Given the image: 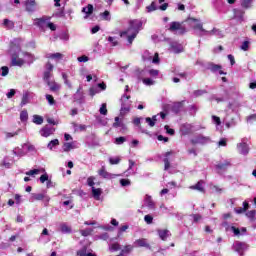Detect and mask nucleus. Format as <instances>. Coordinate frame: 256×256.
I'll list each match as a JSON object with an SVG mask.
<instances>
[{
	"mask_svg": "<svg viewBox=\"0 0 256 256\" xmlns=\"http://www.w3.org/2000/svg\"><path fill=\"white\" fill-rule=\"evenodd\" d=\"M141 27H143V22L141 20H132L130 21V26L126 31H122L120 33V37H126L129 45L135 41L137 35H139V31H141Z\"/></svg>",
	"mask_w": 256,
	"mask_h": 256,
	"instance_id": "1",
	"label": "nucleus"
},
{
	"mask_svg": "<svg viewBox=\"0 0 256 256\" xmlns=\"http://www.w3.org/2000/svg\"><path fill=\"white\" fill-rule=\"evenodd\" d=\"M34 25L39 27L40 31H45L46 29H50L51 31L57 30V26L51 22V18L48 16L34 19Z\"/></svg>",
	"mask_w": 256,
	"mask_h": 256,
	"instance_id": "2",
	"label": "nucleus"
},
{
	"mask_svg": "<svg viewBox=\"0 0 256 256\" xmlns=\"http://www.w3.org/2000/svg\"><path fill=\"white\" fill-rule=\"evenodd\" d=\"M189 23L190 26L195 30V33L198 35V37H205L207 30L203 28V23H201V21L195 18H190Z\"/></svg>",
	"mask_w": 256,
	"mask_h": 256,
	"instance_id": "3",
	"label": "nucleus"
},
{
	"mask_svg": "<svg viewBox=\"0 0 256 256\" xmlns=\"http://www.w3.org/2000/svg\"><path fill=\"white\" fill-rule=\"evenodd\" d=\"M29 201L30 203H34V201H43L45 207H47L51 201V197H49L45 191L41 193H32Z\"/></svg>",
	"mask_w": 256,
	"mask_h": 256,
	"instance_id": "4",
	"label": "nucleus"
},
{
	"mask_svg": "<svg viewBox=\"0 0 256 256\" xmlns=\"http://www.w3.org/2000/svg\"><path fill=\"white\" fill-rule=\"evenodd\" d=\"M131 96L124 94L121 98V109H120V115L123 117L131 111Z\"/></svg>",
	"mask_w": 256,
	"mask_h": 256,
	"instance_id": "5",
	"label": "nucleus"
},
{
	"mask_svg": "<svg viewBox=\"0 0 256 256\" xmlns=\"http://www.w3.org/2000/svg\"><path fill=\"white\" fill-rule=\"evenodd\" d=\"M233 251L238 253V255L243 256L245 255V251L249 250V244L247 242L235 241L232 245Z\"/></svg>",
	"mask_w": 256,
	"mask_h": 256,
	"instance_id": "6",
	"label": "nucleus"
},
{
	"mask_svg": "<svg viewBox=\"0 0 256 256\" xmlns=\"http://www.w3.org/2000/svg\"><path fill=\"white\" fill-rule=\"evenodd\" d=\"M142 59L145 62L154 63V65H158L159 63V53H151L149 50H145L142 54Z\"/></svg>",
	"mask_w": 256,
	"mask_h": 256,
	"instance_id": "7",
	"label": "nucleus"
},
{
	"mask_svg": "<svg viewBox=\"0 0 256 256\" xmlns=\"http://www.w3.org/2000/svg\"><path fill=\"white\" fill-rule=\"evenodd\" d=\"M192 145H207L211 143V138L209 136H203V134H198L191 139Z\"/></svg>",
	"mask_w": 256,
	"mask_h": 256,
	"instance_id": "8",
	"label": "nucleus"
},
{
	"mask_svg": "<svg viewBox=\"0 0 256 256\" xmlns=\"http://www.w3.org/2000/svg\"><path fill=\"white\" fill-rule=\"evenodd\" d=\"M205 69H207L208 71H211V73H219V75H227V73H225L222 69L223 66L219 65V64H215L213 62H208L205 65Z\"/></svg>",
	"mask_w": 256,
	"mask_h": 256,
	"instance_id": "9",
	"label": "nucleus"
},
{
	"mask_svg": "<svg viewBox=\"0 0 256 256\" xmlns=\"http://www.w3.org/2000/svg\"><path fill=\"white\" fill-rule=\"evenodd\" d=\"M168 30L171 31V33H177L178 35H183L186 31L185 27L181 25L180 22H171Z\"/></svg>",
	"mask_w": 256,
	"mask_h": 256,
	"instance_id": "10",
	"label": "nucleus"
},
{
	"mask_svg": "<svg viewBox=\"0 0 256 256\" xmlns=\"http://www.w3.org/2000/svg\"><path fill=\"white\" fill-rule=\"evenodd\" d=\"M39 133H40L41 137H51V135H53V133H55V128L51 127L49 125H46L41 128Z\"/></svg>",
	"mask_w": 256,
	"mask_h": 256,
	"instance_id": "11",
	"label": "nucleus"
},
{
	"mask_svg": "<svg viewBox=\"0 0 256 256\" xmlns=\"http://www.w3.org/2000/svg\"><path fill=\"white\" fill-rule=\"evenodd\" d=\"M98 174L100 177H103V179H115L117 177H121V175L107 172V170H105V166H102V168L98 171Z\"/></svg>",
	"mask_w": 256,
	"mask_h": 256,
	"instance_id": "12",
	"label": "nucleus"
},
{
	"mask_svg": "<svg viewBox=\"0 0 256 256\" xmlns=\"http://www.w3.org/2000/svg\"><path fill=\"white\" fill-rule=\"evenodd\" d=\"M159 75V70L145 68L140 72V77H157Z\"/></svg>",
	"mask_w": 256,
	"mask_h": 256,
	"instance_id": "13",
	"label": "nucleus"
},
{
	"mask_svg": "<svg viewBox=\"0 0 256 256\" xmlns=\"http://www.w3.org/2000/svg\"><path fill=\"white\" fill-rule=\"evenodd\" d=\"M11 65L13 67H23V65H25V61L23 58H19V56L14 54L12 55Z\"/></svg>",
	"mask_w": 256,
	"mask_h": 256,
	"instance_id": "14",
	"label": "nucleus"
},
{
	"mask_svg": "<svg viewBox=\"0 0 256 256\" xmlns=\"http://www.w3.org/2000/svg\"><path fill=\"white\" fill-rule=\"evenodd\" d=\"M229 167H231V161L229 160H224L223 162H220L216 165L218 173H221V171H227Z\"/></svg>",
	"mask_w": 256,
	"mask_h": 256,
	"instance_id": "15",
	"label": "nucleus"
},
{
	"mask_svg": "<svg viewBox=\"0 0 256 256\" xmlns=\"http://www.w3.org/2000/svg\"><path fill=\"white\" fill-rule=\"evenodd\" d=\"M237 150L240 155H249V145L245 142H241L237 145Z\"/></svg>",
	"mask_w": 256,
	"mask_h": 256,
	"instance_id": "16",
	"label": "nucleus"
},
{
	"mask_svg": "<svg viewBox=\"0 0 256 256\" xmlns=\"http://www.w3.org/2000/svg\"><path fill=\"white\" fill-rule=\"evenodd\" d=\"M190 189L205 193V181H198L197 184L190 186Z\"/></svg>",
	"mask_w": 256,
	"mask_h": 256,
	"instance_id": "17",
	"label": "nucleus"
},
{
	"mask_svg": "<svg viewBox=\"0 0 256 256\" xmlns=\"http://www.w3.org/2000/svg\"><path fill=\"white\" fill-rule=\"evenodd\" d=\"M25 7L28 13H33L35 11V8L37 7V3H35V0H27L25 2Z\"/></svg>",
	"mask_w": 256,
	"mask_h": 256,
	"instance_id": "18",
	"label": "nucleus"
},
{
	"mask_svg": "<svg viewBox=\"0 0 256 256\" xmlns=\"http://www.w3.org/2000/svg\"><path fill=\"white\" fill-rule=\"evenodd\" d=\"M73 98H74V101H76V103H79V104L85 101V96L83 95V92H81V87L74 94Z\"/></svg>",
	"mask_w": 256,
	"mask_h": 256,
	"instance_id": "19",
	"label": "nucleus"
},
{
	"mask_svg": "<svg viewBox=\"0 0 256 256\" xmlns=\"http://www.w3.org/2000/svg\"><path fill=\"white\" fill-rule=\"evenodd\" d=\"M170 47L173 53H183V45L178 42H171Z\"/></svg>",
	"mask_w": 256,
	"mask_h": 256,
	"instance_id": "20",
	"label": "nucleus"
},
{
	"mask_svg": "<svg viewBox=\"0 0 256 256\" xmlns=\"http://www.w3.org/2000/svg\"><path fill=\"white\" fill-rule=\"evenodd\" d=\"M144 204L148 209H155V202L153 201V198H151L150 195H146L144 198Z\"/></svg>",
	"mask_w": 256,
	"mask_h": 256,
	"instance_id": "21",
	"label": "nucleus"
},
{
	"mask_svg": "<svg viewBox=\"0 0 256 256\" xmlns=\"http://www.w3.org/2000/svg\"><path fill=\"white\" fill-rule=\"evenodd\" d=\"M101 195H103V189L92 187V197H94L96 201L101 200Z\"/></svg>",
	"mask_w": 256,
	"mask_h": 256,
	"instance_id": "22",
	"label": "nucleus"
},
{
	"mask_svg": "<svg viewBox=\"0 0 256 256\" xmlns=\"http://www.w3.org/2000/svg\"><path fill=\"white\" fill-rule=\"evenodd\" d=\"M46 84L48 85V87L50 88V91H52V93H57V91H59V89H61V85H59L55 81H48V82H46Z\"/></svg>",
	"mask_w": 256,
	"mask_h": 256,
	"instance_id": "23",
	"label": "nucleus"
},
{
	"mask_svg": "<svg viewBox=\"0 0 256 256\" xmlns=\"http://www.w3.org/2000/svg\"><path fill=\"white\" fill-rule=\"evenodd\" d=\"M82 13H85L84 19H88L89 15H93V5L88 4L87 7L82 8Z\"/></svg>",
	"mask_w": 256,
	"mask_h": 256,
	"instance_id": "24",
	"label": "nucleus"
},
{
	"mask_svg": "<svg viewBox=\"0 0 256 256\" xmlns=\"http://www.w3.org/2000/svg\"><path fill=\"white\" fill-rule=\"evenodd\" d=\"M245 15V11L241 9H234V19L237 21L243 22V16Z\"/></svg>",
	"mask_w": 256,
	"mask_h": 256,
	"instance_id": "25",
	"label": "nucleus"
},
{
	"mask_svg": "<svg viewBox=\"0 0 256 256\" xmlns=\"http://www.w3.org/2000/svg\"><path fill=\"white\" fill-rule=\"evenodd\" d=\"M76 256H97V254L87 252V247L84 246L80 250L77 251Z\"/></svg>",
	"mask_w": 256,
	"mask_h": 256,
	"instance_id": "26",
	"label": "nucleus"
},
{
	"mask_svg": "<svg viewBox=\"0 0 256 256\" xmlns=\"http://www.w3.org/2000/svg\"><path fill=\"white\" fill-rule=\"evenodd\" d=\"M47 59H53L54 61H61L63 59V54L62 53H49L46 55Z\"/></svg>",
	"mask_w": 256,
	"mask_h": 256,
	"instance_id": "27",
	"label": "nucleus"
},
{
	"mask_svg": "<svg viewBox=\"0 0 256 256\" xmlns=\"http://www.w3.org/2000/svg\"><path fill=\"white\" fill-rule=\"evenodd\" d=\"M170 155H171V152H166L164 155L165 158L163 159V162H164L165 171L169 170V167H171V162L169 161Z\"/></svg>",
	"mask_w": 256,
	"mask_h": 256,
	"instance_id": "28",
	"label": "nucleus"
},
{
	"mask_svg": "<svg viewBox=\"0 0 256 256\" xmlns=\"http://www.w3.org/2000/svg\"><path fill=\"white\" fill-rule=\"evenodd\" d=\"M157 117H159V114L154 115L152 118L151 117L145 118V121L149 125V127H155V123H157Z\"/></svg>",
	"mask_w": 256,
	"mask_h": 256,
	"instance_id": "29",
	"label": "nucleus"
},
{
	"mask_svg": "<svg viewBox=\"0 0 256 256\" xmlns=\"http://www.w3.org/2000/svg\"><path fill=\"white\" fill-rule=\"evenodd\" d=\"M134 244L136 245V247H146V248H149V243H147V239H145V238L136 240L134 242Z\"/></svg>",
	"mask_w": 256,
	"mask_h": 256,
	"instance_id": "30",
	"label": "nucleus"
},
{
	"mask_svg": "<svg viewBox=\"0 0 256 256\" xmlns=\"http://www.w3.org/2000/svg\"><path fill=\"white\" fill-rule=\"evenodd\" d=\"M59 230L61 231V233H64V234L71 233V227L67 225V223H61L59 226Z\"/></svg>",
	"mask_w": 256,
	"mask_h": 256,
	"instance_id": "31",
	"label": "nucleus"
},
{
	"mask_svg": "<svg viewBox=\"0 0 256 256\" xmlns=\"http://www.w3.org/2000/svg\"><path fill=\"white\" fill-rule=\"evenodd\" d=\"M158 235L162 241H167V237L171 235L169 230H158Z\"/></svg>",
	"mask_w": 256,
	"mask_h": 256,
	"instance_id": "32",
	"label": "nucleus"
},
{
	"mask_svg": "<svg viewBox=\"0 0 256 256\" xmlns=\"http://www.w3.org/2000/svg\"><path fill=\"white\" fill-rule=\"evenodd\" d=\"M72 127H73L75 133H77L79 131H85L87 129V126H85L83 124H77L75 122L72 123Z\"/></svg>",
	"mask_w": 256,
	"mask_h": 256,
	"instance_id": "33",
	"label": "nucleus"
},
{
	"mask_svg": "<svg viewBox=\"0 0 256 256\" xmlns=\"http://www.w3.org/2000/svg\"><path fill=\"white\" fill-rule=\"evenodd\" d=\"M22 57H24L25 63H33L35 61V58L28 52H22Z\"/></svg>",
	"mask_w": 256,
	"mask_h": 256,
	"instance_id": "34",
	"label": "nucleus"
},
{
	"mask_svg": "<svg viewBox=\"0 0 256 256\" xmlns=\"http://www.w3.org/2000/svg\"><path fill=\"white\" fill-rule=\"evenodd\" d=\"M206 35H215L216 37H223V32L217 28H214L211 31H207Z\"/></svg>",
	"mask_w": 256,
	"mask_h": 256,
	"instance_id": "35",
	"label": "nucleus"
},
{
	"mask_svg": "<svg viewBox=\"0 0 256 256\" xmlns=\"http://www.w3.org/2000/svg\"><path fill=\"white\" fill-rule=\"evenodd\" d=\"M113 127L115 129L121 127V129H125V124L123 123V120H120L119 117H115V123L113 124Z\"/></svg>",
	"mask_w": 256,
	"mask_h": 256,
	"instance_id": "36",
	"label": "nucleus"
},
{
	"mask_svg": "<svg viewBox=\"0 0 256 256\" xmlns=\"http://www.w3.org/2000/svg\"><path fill=\"white\" fill-rule=\"evenodd\" d=\"M12 153H13V155H16V157H25V151H23V149H21L19 147L14 148Z\"/></svg>",
	"mask_w": 256,
	"mask_h": 256,
	"instance_id": "37",
	"label": "nucleus"
},
{
	"mask_svg": "<svg viewBox=\"0 0 256 256\" xmlns=\"http://www.w3.org/2000/svg\"><path fill=\"white\" fill-rule=\"evenodd\" d=\"M183 107V103L181 102H175L172 106V111L174 113H179Z\"/></svg>",
	"mask_w": 256,
	"mask_h": 256,
	"instance_id": "38",
	"label": "nucleus"
},
{
	"mask_svg": "<svg viewBox=\"0 0 256 256\" xmlns=\"http://www.w3.org/2000/svg\"><path fill=\"white\" fill-rule=\"evenodd\" d=\"M251 5H253V0H241V7L243 9H251Z\"/></svg>",
	"mask_w": 256,
	"mask_h": 256,
	"instance_id": "39",
	"label": "nucleus"
},
{
	"mask_svg": "<svg viewBox=\"0 0 256 256\" xmlns=\"http://www.w3.org/2000/svg\"><path fill=\"white\" fill-rule=\"evenodd\" d=\"M33 123H35V125H43V116L34 115L33 116Z\"/></svg>",
	"mask_w": 256,
	"mask_h": 256,
	"instance_id": "40",
	"label": "nucleus"
},
{
	"mask_svg": "<svg viewBox=\"0 0 256 256\" xmlns=\"http://www.w3.org/2000/svg\"><path fill=\"white\" fill-rule=\"evenodd\" d=\"M131 251H133V246L126 245V246H124V248L121 250L120 253H122V255H129V253H131Z\"/></svg>",
	"mask_w": 256,
	"mask_h": 256,
	"instance_id": "41",
	"label": "nucleus"
},
{
	"mask_svg": "<svg viewBox=\"0 0 256 256\" xmlns=\"http://www.w3.org/2000/svg\"><path fill=\"white\" fill-rule=\"evenodd\" d=\"M29 119V114L27 113V110H23L20 113V121H22V123H25L26 121H28Z\"/></svg>",
	"mask_w": 256,
	"mask_h": 256,
	"instance_id": "42",
	"label": "nucleus"
},
{
	"mask_svg": "<svg viewBox=\"0 0 256 256\" xmlns=\"http://www.w3.org/2000/svg\"><path fill=\"white\" fill-rule=\"evenodd\" d=\"M3 25L6 29H13V27H15V23L9 19H4Z\"/></svg>",
	"mask_w": 256,
	"mask_h": 256,
	"instance_id": "43",
	"label": "nucleus"
},
{
	"mask_svg": "<svg viewBox=\"0 0 256 256\" xmlns=\"http://www.w3.org/2000/svg\"><path fill=\"white\" fill-rule=\"evenodd\" d=\"M29 103V93L28 92H25L22 96V101L20 103V105L22 107H24V105H27Z\"/></svg>",
	"mask_w": 256,
	"mask_h": 256,
	"instance_id": "44",
	"label": "nucleus"
},
{
	"mask_svg": "<svg viewBox=\"0 0 256 256\" xmlns=\"http://www.w3.org/2000/svg\"><path fill=\"white\" fill-rule=\"evenodd\" d=\"M57 145H59V139H54L48 143L47 147L50 151H53V147H57Z\"/></svg>",
	"mask_w": 256,
	"mask_h": 256,
	"instance_id": "45",
	"label": "nucleus"
},
{
	"mask_svg": "<svg viewBox=\"0 0 256 256\" xmlns=\"http://www.w3.org/2000/svg\"><path fill=\"white\" fill-rule=\"evenodd\" d=\"M100 17H102L104 21H111V13L107 10L101 13Z\"/></svg>",
	"mask_w": 256,
	"mask_h": 256,
	"instance_id": "46",
	"label": "nucleus"
},
{
	"mask_svg": "<svg viewBox=\"0 0 256 256\" xmlns=\"http://www.w3.org/2000/svg\"><path fill=\"white\" fill-rule=\"evenodd\" d=\"M144 83V85H148V86H151V85H155V81L151 78H147V77H140Z\"/></svg>",
	"mask_w": 256,
	"mask_h": 256,
	"instance_id": "47",
	"label": "nucleus"
},
{
	"mask_svg": "<svg viewBox=\"0 0 256 256\" xmlns=\"http://www.w3.org/2000/svg\"><path fill=\"white\" fill-rule=\"evenodd\" d=\"M109 163H110V165H119V163H121V158L120 157H110Z\"/></svg>",
	"mask_w": 256,
	"mask_h": 256,
	"instance_id": "48",
	"label": "nucleus"
},
{
	"mask_svg": "<svg viewBox=\"0 0 256 256\" xmlns=\"http://www.w3.org/2000/svg\"><path fill=\"white\" fill-rule=\"evenodd\" d=\"M40 172L45 173V169H41V170L33 169V170L26 172V175H30V176L39 175Z\"/></svg>",
	"mask_w": 256,
	"mask_h": 256,
	"instance_id": "49",
	"label": "nucleus"
},
{
	"mask_svg": "<svg viewBox=\"0 0 256 256\" xmlns=\"http://www.w3.org/2000/svg\"><path fill=\"white\" fill-rule=\"evenodd\" d=\"M147 13H153V11H157V4L152 2L151 5L146 7Z\"/></svg>",
	"mask_w": 256,
	"mask_h": 256,
	"instance_id": "50",
	"label": "nucleus"
},
{
	"mask_svg": "<svg viewBox=\"0 0 256 256\" xmlns=\"http://www.w3.org/2000/svg\"><path fill=\"white\" fill-rule=\"evenodd\" d=\"M19 133H21V129H18L16 132H5V137L6 139H11V137H16Z\"/></svg>",
	"mask_w": 256,
	"mask_h": 256,
	"instance_id": "51",
	"label": "nucleus"
},
{
	"mask_svg": "<svg viewBox=\"0 0 256 256\" xmlns=\"http://www.w3.org/2000/svg\"><path fill=\"white\" fill-rule=\"evenodd\" d=\"M0 75H1V77H7V75H9V67H7V66L1 67Z\"/></svg>",
	"mask_w": 256,
	"mask_h": 256,
	"instance_id": "52",
	"label": "nucleus"
},
{
	"mask_svg": "<svg viewBox=\"0 0 256 256\" xmlns=\"http://www.w3.org/2000/svg\"><path fill=\"white\" fill-rule=\"evenodd\" d=\"M87 185L88 187H91V189L95 187V176H90L87 178Z\"/></svg>",
	"mask_w": 256,
	"mask_h": 256,
	"instance_id": "53",
	"label": "nucleus"
},
{
	"mask_svg": "<svg viewBox=\"0 0 256 256\" xmlns=\"http://www.w3.org/2000/svg\"><path fill=\"white\" fill-rule=\"evenodd\" d=\"M80 233L83 237H89V235L93 233V228H87V229L81 230Z\"/></svg>",
	"mask_w": 256,
	"mask_h": 256,
	"instance_id": "54",
	"label": "nucleus"
},
{
	"mask_svg": "<svg viewBox=\"0 0 256 256\" xmlns=\"http://www.w3.org/2000/svg\"><path fill=\"white\" fill-rule=\"evenodd\" d=\"M22 147L23 148H27V151H30V152H34V151H36V149H35V146L34 145H32L31 143H29V142H27V143H24L23 145H22Z\"/></svg>",
	"mask_w": 256,
	"mask_h": 256,
	"instance_id": "55",
	"label": "nucleus"
},
{
	"mask_svg": "<svg viewBox=\"0 0 256 256\" xmlns=\"http://www.w3.org/2000/svg\"><path fill=\"white\" fill-rule=\"evenodd\" d=\"M127 229H129V225H123L122 227H120L118 230L117 237H121V235H123V233H125V231H127Z\"/></svg>",
	"mask_w": 256,
	"mask_h": 256,
	"instance_id": "56",
	"label": "nucleus"
},
{
	"mask_svg": "<svg viewBox=\"0 0 256 256\" xmlns=\"http://www.w3.org/2000/svg\"><path fill=\"white\" fill-rule=\"evenodd\" d=\"M71 149H73V144L69 142L63 144V151H65L66 153L71 151Z\"/></svg>",
	"mask_w": 256,
	"mask_h": 256,
	"instance_id": "57",
	"label": "nucleus"
},
{
	"mask_svg": "<svg viewBox=\"0 0 256 256\" xmlns=\"http://www.w3.org/2000/svg\"><path fill=\"white\" fill-rule=\"evenodd\" d=\"M144 221L147 223V225H151L153 223V216L151 214L145 215Z\"/></svg>",
	"mask_w": 256,
	"mask_h": 256,
	"instance_id": "58",
	"label": "nucleus"
},
{
	"mask_svg": "<svg viewBox=\"0 0 256 256\" xmlns=\"http://www.w3.org/2000/svg\"><path fill=\"white\" fill-rule=\"evenodd\" d=\"M249 45H251V43L248 40H246L242 43L240 48L242 49V51H249Z\"/></svg>",
	"mask_w": 256,
	"mask_h": 256,
	"instance_id": "59",
	"label": "nucleus"
},
{
	"mask_svg": "<svg viewBox=\"0 0 256 256\" xmlns=\"http://www.w3.org/2000/svg\"><path fill=\"white\" fill-rule=\"evenodd\" d=\"M121 187H129L131 185V180L129 179H121L120 180Z\"/></svg>",
	"mask_w": 256,
	"mask_h": 256,
	"instance_id": "60",
	"label": "nucleus"
},
{
	"mask_svg": "<svg viewBox=\"0 0 256 256\" xmlns=\"http://www.w3.org/2000/svg\"><path fill=\"white\" fill-rule=\"evenodd\" d=\"M110 251H119L121 249V245L119 243H113L109 246Z\"/></svg>",
	"mask_w": 256,
	"mask_h": 256,
	"instance_id": "61",
	"label": "nucleus"
},
{
	"mask_svg": "<svg viewBox=\"0 0 256 256\" xmlns=\"http://www.w3.org/2000/svg\"><path fill=\"white\" fill-rule=\"evenodd\" d=\"M46 101H48L49 105H55V98L51 94H46Z\"/></svg>",
	"mask_w": 256,
	"mask_h": 256,
	"instance_id": "62",
	"label": "nucleus"
},
{
	"mask_svg": "<svg viewBox=\"0 0 256 256\" xmlns=\"http://www.w3.org/2000/svg\"><path fill=\"white\" fill-rule=\"evenodd\" d=\"M97 93H99V88L92 87L89 89V94L91 97H95V95H97Z\"/></svg>",
	"mask_w": 256,
	"mask_h": 256,
	"instance_id": "63",
	"label": "nucleus"
},
{
	"mask_svg": "<svg viewBox=\"0 0 256 256\" xmlns=\"http://www.w3.org/2000/svg\"><path fill=\"white\" fill-rule=\"evenodd\" d=\"M43 79H44L45 83H49V81H51V72L45 71Z\"/></svg>",
	"mask_w": 256,
	"mask_h": 256,
	"instance_id": "64",
	"label": "nucleus"
}]
</instances>
